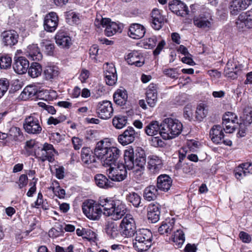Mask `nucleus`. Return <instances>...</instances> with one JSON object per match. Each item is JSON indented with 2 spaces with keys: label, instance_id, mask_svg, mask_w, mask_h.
Wrapping results in <instances>:
<instances>
[{
  "label": "nucleus",
  "instance_id": "obj_27",
  "mask_svg": "<svg viewBox=\"0 0 252 252\" xmlns=\"http://www.w3.org/2000/svg\"><path fill=\"white\" fill-rule=\"evenodd\" d=\"M154 88L153 85H150L146 93V102L148 105L151 107L156 105L158 100L157 91Z\"/></svg>",
  "mask_w": 252,
  "mask_h": 252
},
{
  "label": "nucleus",
  "instance_id": "obj_54",
  "mask_svg": "<svg viewBox=\"0 0 252 252\" xmlns=\"http://www.w3.org/2000/svg\"><path fill=\"white\" fill-rule=\"evenodd\" d=\"M11 64V59L9 57H2L0 58V67L6 68Z\"/></svg>",
  "mask_w": 252,
  "mask_h": 252
},
{
  "label": "nucleus",
  "instance_id": "obj_45",
  "mask_svg": "<svg viewBox=\"0 0 252 252\" xmlns=\"http://www.w3.org/2000/svg\"><path fill=\"white\" fill-rule=\"evenodd\" d=\"M105 231L107 234L111 238H115L119 235L118 226L114 223L108 224L106 228Z\"/></svg>",
  "mask_w": 252,
  "mask_h": 252
},
{
  "label": "nucleus",
  "instance_id": "obj_32",
  "mask_svg": "<svg viewBox=\"0 0 252 252\" xmlns=\"http://www.w3.org/2000/svg\"><path fill=\"white\" fill-rule=\"evenodd\" d=\"M90 148L84 147L81 150V159L82 161L86 164H90L95 162V157Z\"/></svg>",
  "mask_w": 252,
  "mask_h": 252
},
{
  "label": "nucleus",
  "instance_id": "obj_57",
  "mask_svg": "<svg viewBox=\"0 0 252 252\" xmlns=\"http://www.w3.org/2000/svg\"><path fill=\"white\" fill-rule=\"evenodd\" d=\"M28 182L27 176L25 174H22L20 176L19 181L16 183L18 184L19 188L22 189L27 185Z\"/></svg>",
  "mask_w": 252,
  "mask_h": 252
},
{
  "label": "nucleus",
  "instance_id": "obj_12",
  "mask_svg": "<svg viewBox=\"0 0 252 252\" xmlns=\"http://www.w3.org/2000/svg\"><path fill=\"white\" fill-rule=\"evenodd\" d=\"M138 132L131 126H129L123 134L118 136V141L123 145H127L132 143L138 137Z\"/></svg>",
  "mask_w": 252,
  "mask_h": 252
},
{
  "label": "nucleus",
  "instance_id": "obj_8",
  "mask_svg": "<svg viewBox=\"0 0 252 252\" xmlns=\"http://www.w3.org/2000/svg\"><path fill=\"white\" fill-rule=\"evenodd\" d=\"M223 128L220 125L213 126L210 131V136L212 141L216 144H222L230 146L232 141L224 135Z\"/></svg>",
  "mask_w": 252,
  "mask_h": 252
},
{
  "label": "nucleus",
  "instance_id": "obj_3",
  "mask_svg": "<svg viewBox=\"0 0 252 252\" xmlns=\"http://www.w3.org/2000/svg\"><path fill=\"white\" fill-rule=\"evenodd\" d=\"M121 151L115 147H108L103 140L98 142L94 150V154L103 161L104 165L114 164L120 157Z\"/></svg>",
  "mask_w": 252,
  "mask_h": 252
},
{
  "label": "nucleus",
  "instance_id": "obj_11",
  "mask_svg": "<svg viewBox=\"0 0 252 252\" xmlns=\"http://www.w3.org/2000/svg\"><path fill=\"white\" fill-rule=\"evenodd\" d=\"M56 150L53 146L48 143L44 144L43 147L40 152L38 153L37 156L42 161H45L48 160L50 162H53L55 160V154Z\"/></svg>",
  "mask_w": 252,
  "mask_h": 252
},
{
  "label": "nucleus",
  "instance_id": "obj_15",
  "mask_svg": "<svg viewBox=\"0 0 252 252\" xmlns=\"http://www.w3.org/2000/svg\"><path fill=\"white\" fill-rule=\"evenodd\" d=\"M29 67V62L23 57H15L13 68L16 73L19 74L25 73Z\"/></svg>",
  "mask_w": 252,
  "mask_h": 252
},
{
  "label": "nucleus",
  "instance_id": "obj_23",
  "mask_svg": "<svg viewBox=\"0 0 252 252\" xmlns=\"http://www.w3.org/2000/svg\"><path fill=\"white\" fill-rule=\"evenodd\" d=\"M246 3L243 0H231L229 4V9L231 15H236L242 10L246 9Z\"/></svg>",
  "mask_w": 252,
  "mask_h": 252
},
{
  "label": "nucleus",
  "instance_id": "obj_37",
  "mask_svg": "<svg viewBox=\"0 0 252 252\" xmlns=\"http://www.w3.org/2000/svg\"><path fill=\"white\" fill-rule=\"evenodd\" d=\"M105 28V33L108 36H111L117 32H121V26L115 22H111L110 19Z\"/></svg>",
  "mask_w": 252,
  "mask_h": 252
},
{
  "label": "nucleus",
  "instance_id": "obj_48",
  "mask_svg": "<svg viewBox=\"0 0 252 252\" xmlns=\"http://www.w3.org/2000/svg\"><path fill=\"white\" fill-rule=\"evenodd\" d=\"M241 14V18L244 19L247 24L248 29L252 28V9Z\"/></svg>",
  "mask_w": 252,
  "mask_h": 252
},
{
  "label": "nucleus",
  "instance_id": "obj_9",
  "mask_svg": "<svg viewBox=\"0 0 252 252\" xmlns=\"http://www.w3.org/2000/svg\"><path fill=\"white\" fill-rule=\"evenodd\" d=\"M127 167L126 163L119 165L116 168L110 167L107 170V174L109 178L112 181L121 182L127 177Z\"/></svg>",
  "mask_w": 252,
  "mask_h": 252
},
{
  "label": "nucleus",
  "instance_id": "obj_56",
  "mask_svg": "<svg viewBox=\"0 0 252 252\" xmlns=\"http://www.w3.org/2000/svg\"><path fill=\"white\" fill-rule=\"evenodd\" d=\"M39 107L43 108V109L47 111L49 113L54 115L56 113V110L55 108L49 104H46L43 102H39L38 103Z\"/></svg>",
  "mask_w": 252,
  "mask_h": 252
},
{
  "label": "nucleus",
  "instance_id": "obj_19",
  "mask_svg": "<svg viewBox=\"0 0 252 252\" xmlns=\"http://www.w3.org/2000/svg\"><path fill=\"white\" fill-rule=\"evenodd\" d=\"M159 205L158 204L151 203L148 207L147 217L152 223H156L159 220Z\"/></svg>",
  "mask_w": 252,
  "mask_h": 252
},
{
  "label": "nucleus",
  "instance_id": "obj_20",
  "mask_svg": "<svg viewBox=\"0 0 252 252\" xmlns=\"http://www.w3.org/2000/svg\"><path fill=\"white\" fill-rule=\"evenodd\" d=\"M172 180L166 174H162L157 178V187L162 191H167L171 188Z\"/></svg>",
  "mask_w": 252,
  "mask_h": 252
},
{
  "label": "nucleus",
  "instance_id": "obj_47",
  "mask_svg": "<svg viewBox=\"0 0 252 252\" xmlns=\"http://www.w3.org/2000/svg\"><path fill=\"white\" fill-rule=\"evenodd\" d=\"M193 23L197 27L202 29L209 28L211 26V22L203 17L195 18L193 20Z\"/></svg>",
  "mask_w": 252,
  "mask_h": 252
},
{
  "label": "nucleus",
  "instance_id": "obj_61",
  "mask_svg": "<svg viewBox=\"0 0 252 252\" xmlns=\"http://www.w3.org/2000/svg\"><path fill=\"white\" fill-rule=\"evenodd\" d=\"M151 141L152 145L154 147L162 146L163 144V141L159 136L152 137Z\"/></svg>",
  "mask_w": 252,
  "mask_h": 252
},
{
  "label": "nucleus",
  "instance_id": "obj_38",
  "mask_svg": "<svg viewBox=\"0 0 252 252\" xmlns=\"http://www.w3.org/2000/svg\"><path fill=\"white\" fill-rule=\"evenodd\" d=\"M153 235L150 230L147 229H141L136 231L135 239L144 241H152Z\"/></svg>",
  "mask_w": 252,
  "mask_h": 252
},
{
  "label": "nucleus",
  "instance_id": "obj_49",
  "mask_svg": "<svg viewBox=\"0 0 252 252\" xmlns=\"http://www.w3.org/2000/svg\"><path fill=\"white\" fill-rule=\"evenodd\" d=\"M108 18H103L100 15H97L94 24L97 28H100L101 26L105 27L107 24L109 23Z\"/></svg>",
  "mask_w": 252,
  "mask_h": 252
},
{
  "label": "nucleus",
  "instance_id": "obj_31",
  "mask_svg": "<svg viewBox=\"0 0 252 252\" xmlns=\"http://www.w3.org/2000/svg\"><path fill=\"white\" fill-rule=\"evenodd\" d=\"M175 224V220L172 219L170 220H166L163 221L161 225L159 227L158 231L161 235L166 234L168 235L173 229Z\"/></svg>",
  "mask_w": 252,
  "mask_h": 252
},
{
  "label": "nucleus",
  "instance_id": "obj_52",
  "mask_svg": "<svg viewBox=\"0 0 252 252\" xmlns=\"http://www.w3.org/2000/svg\"><path fill=\"white\" fill-rule=\"evenodd\" d=\"M242 122L250 125L252 123V110L247 109L244 110Z\"/></svg>",
  "mask_w": 252,
  "mask_h": 252
},
{
  "label": "nucleus",
  "instance_id": "obj_28",
  "mask_svg": "<svg viewBox=\"0 0 252 252\" xmlns=\"http://www.w3.org/2000/svg\"><path fill=\"white\" fill-rule=\"evenodd\" d=\"M145 130L146 134L149 136H154L156 135L160 136V124L157 121H152L146 126Z\"/></svg>",
  "mask_w": 252,
  "mask_h": 252
},
{
  "label": "nucleus",
  "instance_id": "obj_14",
  "mask_svg": "<svg viewBox=\"0 0 252 252\" xmlns=\"http://www.w3.org/2000/svg\"><path fill=\"white\" fill-rule=\"evenodd\" d=\"M169 8L177 15L184 17L189 14L187 6L181 1L173 0L169 3Z\"/></svg>",
  "mask_w": 252,
  "mask_h": 252
},
{
  "label": "nucleus",
  "instance_id": "obj_30",
  "mask_svg": "<svg viewBox=\"0 0 252 252\" xmlns=\"http://www.w3.org/2000/svg\"><path fill=\"white\" fill-rule=\"evenodd\" d=\"M105 77L107 85L109 86L115 85L117 80L116 68L114 66H110L106 70Z\"/></svg>",
  "mask_w": 252,
  "mask_h": 252
},
{
  "label": "nucleus",
  "instance_id": "obj_63",
  "mask_svg": "<svg viewBox=\"0 0 252 252\" xmlns=\"http://www.w3.org/2000/svg\"><path fill=\"white\" fill-rule=\"evenodd\" d=\"M239 236L240 239L244 243H248L251 241V236L246 232L241 231L240 233Z\"/></svg>",
  "mask_w": 252,
  "mask_h": 252
},
{
  "label": "nucleus",
  "instance_id": "obj_18",
  "mask_svg": "<svg viewBox=\"0 0 252 252\" xmlns=\"http://www.w3.org/2000/svg\"><path fill=\"white\" fill-rule=\"evenodd\" d=\"M234 173L237 179L252 174V163L246 162L240 164L234 170Z\"/></svg>",
  "mask_w": 252,
  "mask_h": 252
},
{
  "label": "nucleus",
  "instance_id": "obj_44",
  "mask_svg": "<svg viewBox=\"0 0 252 252\" xmlns=\"http://www.w3.org/2000/svg\"><path fill=\"white\" fill-rule=\"evenodd\" d=\"M208 113V110L206 109L204 104H200L197 106L195 111V118L198 121H202L206 117Z\"/></svg>",
  "mask_w": 252,
  "mask_h": 252
},
{
  "label": "nucleus",
  "instance_id": "obj_10",
  "mask_svg": "<svg viewBox=\"0 0 252 252\" xmlns=\"http://www.w3.org/2000/svg\"><path fill=\"white\" fill-rule=\"evenodd\" d=\"M96 112L98 116L102 119L110 118L113 112L112 103L107 100L98 102L96 106Z\"/></svg>",
  "mask_w": 252,
  "mask_h": 252
},
{
  "label": "nucleus",
  "instance_id": "obj_35",
  "mask_svg": "<svg viewBox=\"0 0 252 252\" xmlns=\"http://www.w3.org/2000/svg\"><path fill=\"white\" fill-rule=\"evenodd\" d=\"M172 239L176 248H181L185 240L184 233L182 230H176V231L174 232Z\"/></svg>",
  "mask_w": 252,
  "mask_h": 252
},
{
  "label": "nucleus",
  "instance_id": "obj_46",
  "mask_svg": "<svg viewBox=\"0 0 252 252\" xmlns=\"http://www.w3.org/2000/svg\"><path fill=\"white\" fill-rule=\"evenodd\" d=\"M113 126L118 129H121L127 124V118L126 116H117L113 119Z\"/></svg>",
  "mask_w": 252,
  "mask_h": 252
},
{
  "label": "nucleus",
  "instance_id": "obj_24",
  "mask_svg": "<svg viewBox=\"0 0 252 252\" xmlns=\"http://www.w3.org/2000/svg\"><path fill=\"white\" fill-rule=\"evenodd\" d=\"M126 60L130 65H135L140 67L144 64V59L137 51H133L129 53L126 57Z\"/></svg>",
  "mask_w": 252,
  "mask_h": 252
},
{
  "label": "nucleus",
  "instance_id": "obj_17",
  "mask_svg": "<svg viewBox=\"0 0 252 252\" xmlns=\"http://www.w3.org/2000/svg\"><path fill=\"white\" fill-rule=\"evenodd\" d=\"M146 33L145 27L137 23H133L130 25L128 29L129 36L133 39H139L142 38Z\"/></svg>",
  "mask_w": 252,
  "mask_h": 252
},
{
  "label": "nucleus",
  "instance_id": "obj_2",
  "mask_svg": "<svg viewBox=\"0 0 252 252\" xmlns=\"http://www.w3.org/2000/svg\"><path fill=\"white\" fill-rule=\"evenodd\" d=\"M98 202L100 207L102 208V214L111 217L114 220L121 219L126 213L125 205L119 200L106 198L99 200Z\"/></svg>",
  "mask_w": 252,
  "mask_h": 252
},
{
  "label": "nucleus",
  "instance_id": "obj_5",
  "mask_svg": "<svg viewBox=\"0 0 252 252\" xmlns=\"http://www.w3.org/2000/svg\"><path fill=\"white\" fill-rule=\"evenodd\" d=\"M83 213L91 220H98L102 214V210L100 207L99 202L96 203L93 200L84 201L82 204Z\"/></svg>",
  "mask_w": 252,
  "mask_h": 252
},
{
  "label": "nucleus",
  "instance_id": "obj_13",
  "mask_svg": "<svg viewBox=\"0 0 252 252\" xmlns=\"http://www.w3.org/2000/svg\"><path fill=\"white\" fill-rule=\"evenodd\" d=\"M59 19L56 13L52 12L46 15L44 21V28L48 32H54L58 25Z\"/></svg>",
  "mask_w": 252,
  "mask_h": 252
},
{
  "label": "nucleus",
  "instance_id": "obj_16",
  "mask_svg": "<svg viewBox=\"0 0 252 252\" xmlns=\"http://www.w3.org/2000/svg\"><path fill=\"white\" fill-rule=\"evenodd\" d=\"M18 34L14 30L5 31L1 34L2 43L5 46H12L18 42Z\"/></svg>",
  "mask_w": 252,
  "mask_h": 252
},
{
  "label": "nucleus",
  "instance_id": "obj_53",
  "mask_svg": "<svg viewBox=\"0 0 252 252\" xmlns=\"http://www.w3.org/2000/svg\"><path fill=\"white\" fill-rule=\"evenodd\" d=\"M237 120V119L236 115L234 113L230 112L226 113L225 115L224 116L222 119L223 121H228V122H231V124H235Z\"/></svg>",
  "mask_w": 252,
  "mask_h": 252
},
{
  "label": "nucleus",
  "instance_id": "obj_50",
  "mask_svg": "<svg viewBox=\"0 0 252 252\" xmlns=\"http://www.w3.org/2000/svg\"><path fill=\"white\" fill-rule=\"evenodd\" d=\"M162 72L167 76L174 79H177L179 75L177 68H165Z\"/></svg>",
  "mask_w": 252,
  "mask_h": 252
},
{
  "label": "nucleus",
  "instance_id": "obj_59",
  "mask_svg": "<svg viewBox=\"0 0 252 252\" xmlns=\"http://www.w3.org/2000/svg\"><path fill=\"white\" fill-rule=\"evenodd\" d=\"M237 69H240V67L238 66L236 64H234L233 61L229 60L226 64L224 72L228 71V70L231 71Z\"/></svg>",
  "mask_w": 252,
  "mask_h": 252
},
{
  "label": "nucleus",
  "instance_id": "obj_43",
  "mask_svg": "<svg viewBox=\"0 0 252 252\" xmlns=\"http://www.w3.org/2000/svg\"><path fill=\"white\" fill-rule=\"evenodd\" d=\"M128 201L135 207H138L140 206L141 198L140 196L137 193L132 192L129 193L126 196Z\"/></svg>",
  "mask_w": 252,
  "mask_h": 252
},
{
  "label": "nucleus",
  "instance_id": "obj_6",
  "mask_svg": "<svg viewBox=\"0 0 252 252\" xmlns=\"http://www.w3.org/2000/svg\"><path fill=\"white\" fill-rule=\"evenodd\" d=\"M39 117L36 114H33L27 117L23 123V127L26 132L31 134H39L42 128L39 121Z\"/></svg>",
  "mask_w": 252,
  "mask_h": 252
},
{
  "label": "nucleus",
  "instance_id": "obj_1",
  "mask_svg": "<svg viewBox=\"0 0 252 252\" xmlns=\"http://www.w3.org/2000/svg\"><path fill=\"white\" fill-rule=\"evenodd\" d=\"M124 160L127 169H133V176L135 179L140 180L143 175L146 163V157L144 151L138 148L135 152L133 149L126 150Z\"/></svg>",
  "mask_w": 252,
  "mask_h": 252
},
{
  "label": "nucleus",
  "instance_id": "obj_34",
  "mask_svg": "<svg viewBox=\"0 0 252 252\" xmlns=\"http://www.w3.org/2000/svg\"><path fill=\"white\" fill-rule=\"evenodd\" d=\"M115 102L120 105H124L127 99V95L126 90H118L113 95Z\"/></svg>",
  "mask_w": 252,
  "mask_h": 252
},
{
  "label": "nucleus",
  "instance_id": "obj_4",
  "mask_svg": "<svg viewBox=\"0 0 252 252\" xmlns=\"http://www.w3.org/2000/svg\"><path fill=\"white\" fill-rule=\"evenodd\" d=\"M160 136L165 140L178 136L183 129L182 124L178 120L171 118L164 119L160 123Z\"/></svg>",
  "mask_w": 252,
  "mask_h": 252
},
{
  "label": "nucleus",
  "instance_id": "obj_22",
  "mask_svg": "<svg viewBox=\"0 0 252 252\" xmlns=\"http://www.w3.org/2000/svg\"><path fill=\"white\" fill-rule=\"evenodd\" d=\"M162 166V160L157 156H152L148 161V168L151 173L154 174L158 173Z\"/></svg>",
  "mask_w": 252,
  "mask_h": 252
},
{
  "label": "nucleus",
  "instance_id": "obj_39",
  "mask_svg": "<svg viewBox=\"0 0 252 252\" xmlns=\"http://www.w3.org/2000/svg\"><path fill=\"white\" fill-rule=\"evenodd\" d=\"M158 190L154 186H150L144 190V197L148 201L155 200L157 198Z\"/></svg>",
  "mask_w": 252,
  "mask_h": 252
},
{
  "label": "nucleus",
  "instance_id": "obj_55",
  "mask_svg": "<svg viewBox=\"0 0 252 252\" xmlns=\"http://www.w3.org/2000/svg\"><path fill=\"white\" fill-rule=\"evenodd\" d=\"M235 23L237 28L240 31H243L248 29L247 24L244 19L241 18V14L239 15Z\"/></svg>",
  "mask_w": 252,
  "mask_h": 252
},
{
  "label": "nucleus",
  "instance_id": "obj_58",
  "mask_svg": "<svg viewBox=\"0 0 252 252\" xmlns=\"http://www.w3.org/2000/svg\"><path fill=\"white\" fill-rule=\"evenodd\" d=\"M222 124L224 125L225 128H223V130H225L226 133H232L235 129V124H231V122L228 121H222Z\"/></svg>",
  "mask_w": 252,
  "mask_h": 252
},
{
  "label": "nucleus",
  "instance_id": "obj_60",
  "mask_svg": "<svg viewBox=\"0 0 252 252\" xmlns=\"http://www.w3.org/2000/svg\"><path fill=\"white\" fill-rule=\"evenodd\" d=\"M240 69L236 70H233L231 71L228 70V71L224 72L225 75L231 79H234L237 78L238 74Z\"/></svg>",
  "mask_w": 252,
  "mask_h": 252
},
{
  "label": "nucleus",
  "instance_id": "obj_62",
  "mask_svg": "<svg viewBox=\"0 0 252 252\" xmlns=\"http://www.w3.org/2000/svg\"><path fill=\"white\" fill-rule=\"evenodd\" d=\"M249 125H246L245 123L242 122L239 125V128L238 134L241 137H243L245 135L246 131L247 129V126Z\"/></svg>",
  "mask_w": 252,
  "mask_h": 252
},
{
  "label": "nucleus",
  "instance_id": "obj_29",
  "mask_svg": "<svg viewBox=\"0 0 252 252\" xmlns=\"http://www.w3.org/2000/svg\"><path fill=\"white\" fill-rule=\"evenodd\" d=\"M94 180L96 185L100 188L108 189L114 185L113 183L101 174H96L94 177Z\"/></svg>",
  "mask_w": 252,
  "mask_h": 252
},
{
  "label": "nucleus",
  "instance_id": "obj_36",
  "mask_svg": "<svg viewBox=\"0 0 252 252\" xmlns=\"http://www.w3.org/2000/svg\"><path fill=\"white\" fill-rule=\"evenodd\" d=\"M152 241H146L135 239V242H133V247L138 252L147 251L152 245Z\"/></svg>",
  "mask_w": 252,
  "mask_h": 252
},
{
  "label": "nucleus",
  "instance_id": "obj_42",
  "mask_svg": "<svg viewBox=\"0 0 252 252\" xmlns=\"http://www.w3.org/2000/svg\"><path fill=\"white\" fill-rule=\"evenodd\" d=\"M9 136L15 141H21L23 138L22 132L19 127H12L10 129Z\"/></svg>",
  "mask_w": 252,
  "mask_h": 252
},
{
  "label": "nucleus",
  "instance_id": "obj_7",
  "mask_svg": "<svg viewBox=\"0 0 252 252\" xmlns=\"http://www.w3.org/2000/svg\"><path fill=\"white\" fill-rule=\"evenodd\" d=\"M120 226L123 235L126 237H132L136 233L135 221L130 214H126L121 222Z\"/></svg>",
  "mask_w": 252,
  "mask_h": 252
},
{
  "label": "nucleus",
  "instance_id": "obj_25",
  "mask_svg": "<svg viewBox=\"0 0 252 252\" xmlns=\"http://www.w3.org/2000/svg\"><path fill=\"white\" fill-rule=\"evenodd\" d=\"M59 74V69L55 65H47L43 70V75L47 80L52 81L53 79H56Z\"/></svg>",
  "mask_w": 252,
  "mask_h": 252
},
{
  "label": "nucleus",
  "instance_id": "obj_41",
  "mask_svg": "<svg viewBox=\"0 0 252 252\" xmlns=\"http://www.w3.org/2000/svg\"><path fill=\"white\" fill-rule=\"evenodd\" d=\"M36 93L37 90L34 87L28 86L21 93L20 97L22 99L26 100L36 95Z\"/></svg>",
  "mask_w": 252,
  "mask_h": 252
},
{
  "label": "nucleus",
  "instance_id": "obj_21",
  "mask_svg": "<svg viewBox=\"0 0 252 252\" xmlns=\"http://www.w3.org/2000/svg\"><path fill=\"white\" fill-rule=\"evenodd\" d=\"M152 26L156 30H159L164 24V18L161 15L158 9H153L151 13Z\"/></svg>",
  "mask_w": 252,
  "mask_h": 252
},
{
  "label": "nucleus",
  "instance_id": "obj_40",
  "mask_svg": "<svg viewBox=\"0 0 252 252\" xmlns=\"http://www.w3.org/2000/svg\"><path fill=\"white\" fill-rule=\"evenodd\" d=\"M28 74L32 78H35L40 75L42 69L41 65L37 63H32L28 68Z\"/></svg>",
  "mask_w": 252,
  "mask_h": 252
},
{
  "label": "nucleus",
  "instance_id": "obj_64",
  "mask_svg": "<svg viewBox=\"0 0 252 252\" xmlns=\"http://www.w3.org/2000/svg\"><path fill=\"white\" fill-rule=\"evenodd\" d=\"M74 247L72 245H69L65 250L63 247L56 246L55 248L56 252H73Z\"/></svg>",
  "mask_w": 252,
  "mask_h": 252
},
{
  "label": "nucleus",
  "instance_id": "obj_26",
  "mask_svg": "<svg viewBox=\"0 0 252 252\" xmlns=\"http://www.w3.org/2000/svg\"><path fill=\"white\" fill-rule=\"evenodd\" d=\"M56 43L63 47H68L71 44V38L63 31H59L55 36Z\"/></svg>",
  "mask_w": 252,
  "mask_h": 252
},
{
  "label": "nucleus",
  "instance_id": "obj_33",
  "mask_svg": "<svg viewBox=\"0 0 252 252\" xmlns=\"http://www.w3.org/2000/svg\"><path fill=\"white\" fill-rule=\"evenodd\" d=\"M27 52L33 61H40L42 58V55L38 47L35 44L29 45L27 49Z\"/></svg>",
  "mask_w": 252,
  "mask_h": 252
},
{
  "label": "nucleus",
  "instance_id": "obj_51",
  "mask_svg": "<svg viewBox=\"0 0 252 252\" xmlns=\"http://www.w3.org/2000/svg\"><path fill=\"white\" fill-rule=\"evenodd\" d=\"M9 83V81L6 79H0V98L3 96L5 93L7 92Z\"/></svg>",
  "mask_w": 252,
  "mask_h": 252
}]
</instances>
